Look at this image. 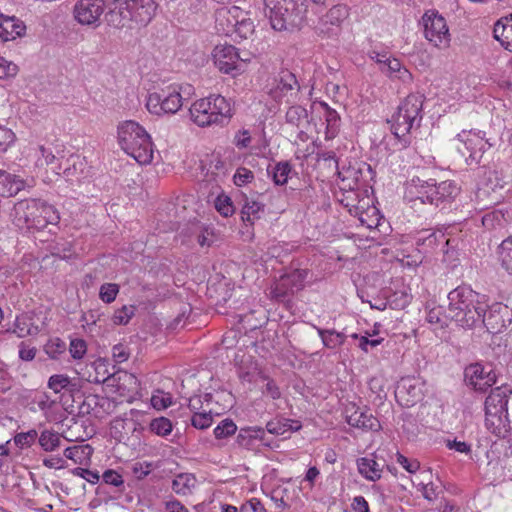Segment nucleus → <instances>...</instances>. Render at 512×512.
I'll list each match as a JSON object with an SVG mask.
<instances>
[{
    "label": "nucleus",
    "mask_w": 512,
    "mask_h": 512,
    "mask_svg": "<svg viewBox=\"0 0 512 512\" xmlns=\"http://www.w3.org/2000/svg\"><path fill=\"white\" fill-rule=\"evenodd\" d=\"M44 350L46 354L52 358L57 359L66 350V344L58 337L51 338L45 345Z\"/></svg>",
    "instance_id": "obj_54"
},
{
    "label": "nucleus",
    "mask_w": 512,
    "mask_h": 512,
    "mask_svg": "<svg viewBox=\"0 0 512 512\" xmlns=\"http://www.w3.org/2000/svg\"><path fill=\"white\" fill-rule=\"evenodd\" d=\"M132 21V13L130 11L128 0H115L109 11V22L117 28H122Z\"/></svg>",
    "instance_id": "obj_29"
},
{
    "label": "nucleus",
    "mask_w": 512,
    "mask_h": 512,
    "mask_svg": "<svg viewBox=\"0 0 512 512\" xmlns=\"http://www.w3.org/2000/svg\"><path fill=\"white\" fill-rule=\"evenodd\" d=\"M213 423V409H203L202 412L193 413L191 424L197 429H206Z\"/></svg>",
    "instance_id": "obj_48"
},
{
    "label": "nucleus",
    "mask_w": 512,
    "mask_h": 512,
    "mask_svg": "<svg viewBox=\"0 0 512 512\" xmlns=\"http://www.w3.org/2000/svg\"><path fill=\"white\" fill-rule=\"evenodd\" d=\"M93 448L89 444L75 445L64 450V456L74 464L88 466L91 462Z\"/></svg>",
    "instance_id": "obj_33"
},
{
    "label": "nucleus",
    "mask_w": 512,
    "mask_h": 512,
    "mask_svg": "<svg viewBox=\"0 0 512 512\" xmlns=\"http://www.w3.org/2000/svg\"><path fill=\"white\" fill-rule=\"evenodd\" d=\"M117 142L120 148L140 165H148L153 161L152 137L137 121L124 120L118 123Z\"/></svg>",
    "instance_id": "obj_4"
},
{
    "label": "nucleus",
    "mask_w": 512,
    "mask_h": 512,
    "mask_svg": "<svg viewBox=\"0 0 512 512\" xmlns=\"http://www.w3.org/2000/svg\"><path fill=\"white\" fill-rule=\"evenodd\" d=\"M465 378L470 386L477 391H485L496 383V374L488 371L479 363L471 364L465 369Z\"/></svg>",
    "instance_id": "obj_19"
},
{
    "label": "nucleus",
    "mask_w": 512,
    "mask_h": 512,
    "mask_svg": "<svg viewBox=\"0 0 512 512\" xmlns=\"http://www.w3.org/2000/svg\"><path fill=\"white\" fill-rule=\"evenodd\" d=\"M215 23L220 33L235 39H247L254 32L248 12L235 5L219 8L216 11Z\"/></svg>",
    "instance_id": "obj_8"
},
{
    "label": "nucleus",
    "mask_w": 512,
    "mask_h": 512,
    "mask_svg": "<svg viewBox=\"0 0 512 512\" xmlns=\"http://www.w3.org/2000/svg\"><path fill=\"white\" fill-rule=\"evenodd\" d=\"M427 391L424 379L415 376H406L400 379L396 386L395 397L404 407H412L419 403Z\"/></svg>",
    "instance_id": "obj_14"
},
{
    "label": "nucleus",
    "mask_w": 512,
    "mask_h": 512,
    "mask_svg": "<svg viewBox=\"0 0 512 512\" xmlns=\"http://www.w3.org/2000/svg\"><path fill=\"white\" fill-rule=\"evenodd\" d=\"M447 317L463 328H472L480 322L487 307L484 295L468 286H458L448 294Z\"/></svg>",
    "instance_id": "obj_1"
},
{
    "label": "nucleus",
    "mask_w": 512,
    "mask_h": 512,
    "mask_svg": "<svg viewBox=\"0 0 512 512\" xmlns=\"http://www.w3.org/2000/svg\"><path fill=\"white\" fill-rule=\"evenodd\" d=\"M26 156L34 159L37 168H43L55 163L56 157L51 150L43 145H30L25 150Z\"/></svg>",
    "instance_id": "obj_32"
},
{
    "label": "nucleus",
    "mask_w": 512,
    "mask_h": 512,
    "mask_svg": "<svg viewBox=\"0 0 512 512\" xmlns=\"http://www.w3.org/2000/svg\"><path fill=\"white\" fill-rule=\"evenodd\" d=\"M253 179V172L245 167L238 168L233 176L235 185L239 187L250 183Z\"/></svg>",
    "instance_id": "obj_63"
},
{
    "label": "nucleus",
    "mask_w": 512,
    "mask_h": 512,
    "mask_svg": "<svg viewBox=\"0 0 512 512\" xmlns=\"http://www.w3.org/2000/svg\"><path fill=\"white\" fill-rule=\"evenodd\" d=\"M507 314L508 307L496 302L490 306L487 305L485 310L482 312L480 322H482L492 333H498L506 327V319L504 316Z\"/></svg>",
    "instance_id": "obj_23"
},
{
    "label": "nucleus",
    "mask_w": 512,
    "mask_h": 512,
    "mask_svg": "<svg viewBox=\"0 0 512 512\" xmlns=\"http://www.w3.org/2000/svg\"><path fill=\"white\" fill-rule=\"evenodd\" d=\"M395 457L396 462L410 474H415L420 469V462L416 459L407 458L399 452L396 453Z\"/></svg>",
    "instance_id": "obj_61"
},
{
    "label": "nucleus",
    "mask_w": 512,
    "mask_h": 512,
    "mask_svg": "<svg viewBox=\"0 0 512 512\" xmlns=\"http://www.w3.org/2000/svg\"><path fill=\"white\" fill-rule=\"evenodd\" d=\"M358 472L368 481L375 482L381 478L382 469L372 457H362L357 460Z\"/></svg>",
    "instance_id": "obj_36"
},
{
    "label": "nucleus",
    "mask_w": 512,
    "mask_h": 512,
    "mask_svg": "<svg viewBox=\"0 0 512 512\" xmlns=\"http://www.w3.org/2000/svg\"><path fill=\"white\" fill-rule=\"evenodd\" d=\"M256 441H260L267 447H272L271 443L266 441V433L263 428L255 426L240 429L237 435V442L240 446L252 449Z\"/></svg>",
    "instance_id": "obj_28"
},
{
    "label": "nucleus",
    "mask_w": 512,
    "mask_h": 512,
    "mask_svg": "<svg viewBox=\"0 0 512 512\" xmlns=\"http://www.w3.org/2000/svg\"><path fill=\"white\" fill-rule=\"evenodd\" d=\"M108 385L115 388V392L121 401L132 402L139 390V381L135 375L120 371L107 379Z\"/></svg>",
    "instance_id": "obj_18"
},
{
    "label": "nucleus",
    "mask_w": 512,
    "mask_h": 512,
    "mask_svg": "<svg viewBox=\"0 0 512 512\" xmlns=\"http://www.w3.org/2000/svg\"><path fill=\"white\" fill-rule=\"evenodd\" d=\"M316 329L323 345L329 349L340 347L345 342L346 337L343 333L337 332L335 330H326L321 328Z\"/></svg>",
    "instance_id": "obj_39"
},
{
    "label": "nucleus",
    "mask_w": 512,
    "mask_h": 512,
    "mask_svg": "<svg viewBox=\"0 0 512 512\" xmlns=\"http://www.w3.org/2000/svg\"><path fill=\"white\" fill-rule=\"evenodd\" d=\"M190 94L191 86L188 84L164 85L148 93L145 107L155 117H171L182 111Z\"/></svg>",
    "instance_id": "obj_5"
},
{
    "label": "nucleus",
    "mask_w": 512,
    "mask_h": 512,
    "mask_svg": "<svg viewBox=\"0 0 512 512\" xmlns=\"http://www.w3.org/2000/svg\"><path fill=\"white\" fill-rule=\"evenodd\" d=\"M291 171L292 169L289 163L279 162L274 167H272L269 173L272 176L273 182L276 185L282 186L287 183Z\"/></svg>",
    "instance_id": "obj_44"
},
{
    "label": "nucleus",
    "mask_w": 512,
    "mask_h": 512,
    "mask_svg": "<svg viewBox=\"0 0 512 512\" xmlns=\"http://www.w3.org/2000/svg\"><path fill=\"white\" fill-rule=\"evenodd\" d=\"M494 38L508 51H512V14L499 19L493 29Z\"/></svg>",
    "instance_id": "obj_31"
},
{
    "label": "nucleus",
    "mask_w": 512,
    "mask_h": 512,
    "mask_svg": "<svg viewBox=\"0 0 512 512\" xmlns=\"http://www.w3.org/2000/svg\"><path fill=\"white\" fill-rule=\"evenodd\" d=\"M357 174L358 172L351 168L338 172V186L343 191L340 202L353 216L375 207L373 198L368 194V191L359 188Z\"/></svg>",
    "instance_id": "obj_7"
},
{
    "label": "nucleus",
    "mask_w": 512,
    "mask_h": 512,
    "mask_svg": "<svg viewBox=\"0 0 512 512\" xmlns=\"http://www.w3.org/2000/svg\"><path fill=\"white\" fill-rule=\"evenodd\" d=\"M19 67L13 61L0 55V80H9L17 76Z\"/></svg>",
    "instance_id": "obj_51"
},
{
    "label": "nucleus",
    "mask_w": 512,
    "mask_h": 512,
    "mask_svg": "<svg viewBox=\"0 0 512 512\" xmlns=\"http://www.w3.org/2000/svg\"><path fill=\"white\" fill-rule=\"evenodd\" d=\"M172 423L166 417H159L151 421L150 430L158 436L165 437L172 432Z\"/></svg>",
    "instance_id": "obj_52"
},
{
    "label": "nucleus",
    "mask_w": 512,
    "mask_h": 512,
    "mask_svg": "<svg viewBox=\"0 0 512 512\" xmlns=\"http://www.w3.org/2000/svg\"><path fill=\"white\" fill-rule=\"evenodd\" d=\"M211 60L217 70L236 78L246 70L249 59L240 56L239 49L231 44H218L211 51Z\"/></svg>",
    "instance_id": "obj_11"
},
{
    "label": "nucleus",
    "mask_w": 512,
    "mask_h": 512,
    "mask_svg": "<svg viewBox=\"0 0 512 512\" xmlns=\"http://www.w3.org/2000/svg\"><path fill=\"white\" fill-rule=\"evenodd\" d=\"M360 224L368 229L376 228L380 222V213L376 207L370 208L369 210L361 212L356 216Z\"/></svg>",
    "instance_id": "obj_47"
},
{
    "label": "nucleus",
    "mask_w": 512,
    "mask_h": 512,
    "mask_svg": "<svg viewBox=\"0 0 512 512\" xmlns=\"http://www.w3.org/2000/svg\"><path fill=\"white\" fill-rule=\"evenodd\" d=\"M460 188L454 181L446 180L438 184L431 180L430 203L435 206L452 202L459 194Z\"/></svg>",
    "instance_id": "obj_22"
},
{
    "label": "nucleus",
    "mask_w": 512,
    "mask_h": 512,
    "mask_svg": "<svg viewBox=\"0 0 512 512\" xmlns=\"http://www.w3.org/2000/svg\"><path fill=\"white\" fill-rule=\"evenodd\" d=\"M10 218L20 230H43L48 225H57L60 213L43 200L24 199L14 204Z\"/></svg>",
    "instance_id": "obj_3"
},
{
    "label": "nucleus",
    "mask_w": 512,
    "mask_h": 512,
    "mask_svg": "<svg viewBox=\"0 0 512 512\" xmlns=\"http://www.w3.org/2000/svg\"><path fill=\"white\" fill-rule=\"evenodd\" d=\"M507 389L495 388L485 401L486 428L498 437H505L510 430L508 419Z\"/></svg>",
    "instance_id": "obj_10"
},
{
    "label": "nucleus",
    "mask_w": 512,
    "mask_h": 512,
    "mask_svg": "<svg viewBox=\"0 0 512 512\" xmlns=\"http://www.w3.org/2000/svg\"><path fill=\"white\" fill-rule=\"evenodd\" d=\"M456 140L462 145H458L457 149L468 165L478 164L484 153L492 147L485 133L479 130H463L457 134Z\"/></svg>",
    "instance_id": "obj_13"
},
{
    "label": "nucleus",
    "mask_w": 512,
    "mask_h": 512,
    "mask_svg": "<svg viewBox=\"0 0 512 512\" xmlns=\"http://www.w3.org/2000/svg\"><path fill=\"white\" fill-rule=\"evenodd\" d=\"M259 377L264 382V386L262 387L263 395L268 396L273 400L279 399L281 397V392L275 381L263 373H259Z\"/></svg>",
    "instance_id": "obj_55"
},
{
    "label": "nucleus",
    "mask_w": 512,
    "mask_h": 512,
    "mask_svg": "<svg viewBox=\"0 0 512 512\" xmlns=\"http://www.w3.org/2000/svg\"><path fill=\"white\" fill-rule=\"evenodd\" d=\"M68 162L70 165L64 169L63 175L66 179L70 180L77 176L78 171H82L84 167V159L80 156H72Z\"/></svg>",
    "instance_id": "obj_59"
},
{
    "label": "nucleus",
    "mask_w": 512,
    "mask_h": 512,
    "mask_svg": "<svg viewBox=\"0 0 512 512\" xmlns=\"http://www.w3.org/2000/svg\"><path fill=\"white\" fill-rule=\"evenodd\" d=\"M87 351L86 342L82 339H73L70 342L69 352L74 359H82Z\"/></svg>",
    "instance_id": "obj_64"
},
{
    "label": "nucleus",
    "mask_w": 512,
    "mask_h": 512,
    "mask_svg": "<svg viewBox=\"0 0 512 512\" xmlns=\"http://www.w3.org/2000/svg\"><path fill=\"white\" fill-rule=\"evenodd\" d=\"M173 404L172 396L163 391H157L151 397V405L156 410H164Z\"/></svg>",
    "instance_id": "obj_58"
},
{
    "label": "nucleus",
    "mask_w": 512,
    "mask_h": 512,
    "mask_svg": "<svg viewBox=\"0 0 512 512\" xmlns=\"http://www.w3.org/2000/svg\"><path fill=\"white\" fill-rule=\"evenodd\" d=\"M345 417L347 423L352 427L373 431H377L380 428L379 421L355 403H350L346 406Z\"/></svg>",
    "instance_id": "obj_21"
},
{
    "label": "nucleus",
    "mask_w": 512,
    "mask_h": 512,
    "mask_svg": "<svg viewBox=\"0 0 512 512\" xmlns=\"http://www.w3.org/2000/svg\"><path fill=\"white\" fill-rule=\"evenodd\" d=\"M233 115L232 100L216 93L196 99L188 109L189 120L198 128L223 126Z\"/></svg>",
    "instance_id": "obj_2"
},
{
    "label": "nucleus",
    "mask_w": 512,
    "mask_h": 512,
    "mask_svg": "<svg viewBox=\"0 0 512 512\" xmlns=\"http://www.w3.org/2000/svg\"><path fill=\"white\" fill-rule=\"evenodd\" d=\"M39 445L46 452H53L60 447L61 436L53 430H43L38 439Z\"/></svg>",
    "instance_id": "obj_40"
},
{
    "label": "nucleus",
    "mask_w": 512,
    "mask_h": 512,
    "mask_svg": "<svg viewBox=\"0 0 512 512\" xmlns=\"http://www.w3.org/2000/svg\"><path fill=\"white\" fill-rule=\"evenodd\" d=\"M498 256L501 266L512 275V238L502 241L498 248Z\"/></svg>",
    "instance_id": "obj_42"
},
{
    "label": "nucleus",
    "mask_w": 512,
    "mask_h": 512,
    "mask_svg": "<svg viewBox=\"0 0 512 512\" xmlns=\"http://www.w3.org/2000/svg\"><path fill=\"white\" fill-rule=\"evenodd\" d=\"M104 8V0H78L73 8L74 19L82 26L97 28Z\"/></svg>",
    "instance_id": "obj_16"
},
{
    "label": "nucleus",
    "mask_w": 512,
    "mask_h": 512,
    "mask_svg": "<svg viewBox=\"0 0 512 512\" xmlns=\"http://www.w3.org/2000/svg\"><path fill=\"white\" fill-rule=\"evenodd\" d=\"M321 106L324 108L326 138L332 139L337 134L340 118L338 113L334 109H331L326 103H322Z\"/></svg>",
    "instance_id": "obj_41"
},
{
    "label": "nucleus",
    "mask_w": 512,
    "mask_h": 512,
    "mask_svg": "<svg viewBox=\"0 0 512 512\" xmlns=\"http://www.w3.org/2000/svg\"><path fill=\"white\" fill-rule=\"evenodd\" d=\"M297 85L294 74L289 71L281 72L275 79L274 85L269 89V94L276 100H281L288 92L292 91Z\"/></svg>",
    "instance_id": "obj_30"
},
{
    "label": "nucleus",
    "mask_w": 512,
    "mask_h": 512,
    "mask_svg": "<svg viewBox=\"0 0 512 512\" xmlns=\"http://www.w3.org/2000/svg\"><path fill=\"white\" fill-rule=\"evenodd\" d=\"M135 312L136 307L134 305H123L114 311L111 320L114 325H127L134 317Z\"/></svg>",
    "instance_id": "obj_45"
},
{
    "label": "nucleus",
    "mask_w": 512,
    "mask_h": 512,
    "mask_svg": "<svg viewBox=\"0 0 512 512\" xmlns=\"http://www.w3.org/2000/svg\"><path fill=\"white\" fill-rule=\"evenodd\" d=\"M27 27L24 21L16 16L0 13V40L2 42L14 41L26 35Z\"/></svg>",
    "instance_id": "obj_25"
},
{
    "label": "nucleus",
    "mask_w": 512,
    "mask_h": 512,
    "mask_svg": "<svg viewBox=\"0 0 512 512\" xmlns=\"http://www.w3.org/2000/svg\"><path fill=\"white\" fill-rule=\"evenodd\" d=\"M507 221L505 213L502 210H494L486 213L482 217V224L487 229L502 227Z\"/></svg>",
    "instance_id": "obj_46"
},
{
    "label": "nucleus",
    "mask_w": 512,
    "mask_h": 512,
    "mask_svg": "<svg viewBox=\"0 0 512 512\" xmlns=\"http://www.w3.org/2000/svg\"><path fill=\"white\" fill-rule=\"evenodd\" d=\"M32 182L31 180L30 183H28L26 179L0 169V196H15L26 187L32 186Z\"/></svg>",
    "instance_id": "obj_27"
},
{
    "label": "nucleus",
    "mask_w": 512,
    "mask_h": 512,
    "mask_svg": "<svg viewBox=\"0 0 512 512\" xmlns=\"http://www.w3.org/2000/svg\"><path fill=\"white\" fill-rule=\"evenodd\" d=\"M39 331L38 326L33 323V319L28 314H21L16 317L13 332L20 338L35 335Z\"/></svg>",
    "instance_id": "obj_38"
},
{
    "label": "nucleus",
    "mask_w": 512,
    "mask_h": 512,
    "mask_svg": "<svg viewBox=\"0 0 512 512\" xmlns=\"http://www.w3.org/2000/svg\"><path fill=\"white\" fill-rule=\"evenodd\" d=\"M211 398L210 394L204 395H195L189 399V408L192 413L202 412L203 409L212 408L211 407Z\"/></svg>",
    "instance_id": "obj_56"
},
{
    "label": "nucleus",
    "mask_w": 512,
    "mask_h": 512,
    "mask_svg": "<svg viewBox=\"0 0 512 512\" xmlns=\"http://www.w3.org/2000/svg\"><path fill=\"white\" fill-rule=\"evenodd\" d=\"M15 140V133L11 129L0 125V150L6 151L7 148L15 142Z\"/></svg>",
    "instance_id": "obj_62"
},
{
    "label": "nucleus",
    "mask_w": 512,
    "mask_h": 512,
    "mask_svg": "<svg viewBox=\"0 0 512 512\" xmlns=\"http://www.w3.org/2000/svg\"><path fill=\"white\" fill-rule=\"evenodd\" d=\"M272 28L285 31L297 27L306 13L305 0H264Z\"/></svg>",
    "instance_id": "obj_6"
},
{
    "label": "nucleus",
    "mask_w": 512,
    "mask_h": 512,
    "mask_svg": "<svg viewBox=\"0 0 512 512\" xmlns=\"http://www.w3.org/2000/svg\"><path fill=\"white\" fill-rule=\"evenodd\" d=\"M264 212V204L255 199H246L241 210V218L245 222L253 224L260 219Z\"/></svg>",
    "instance_id": "obj_37"
},
{
    "label": "nucleus",
    "mask_w": 512,
    "mask_h": 512,
    "mask_svg": "<svg viewBox=\"0 0 512 512\" xmlns=\"http://www.w3.org/2000/svg\"><path fill=\"white\" fill-rule=\"evenodd\" d=\"M214 206L217 212L223 217L232 216L235 212L231 198L225 194H220L216 197Z\"/></svg>",
    "instance_id": "obj_49"
},
{
    "label": "nucleus",
    "mask_w": 512,
    "mask_h": 512,
    "mask_svg": "<svg viewBox=\"0 0 512 512\" xmlns=\"http://www.w3.org/2000/svg\"><path fill=\"white\" fill-rule=\"evenodd\" d=\"M349 16V8L344 4L331 7L320 19L317 30L320 34L330 35L338 29Z\"/></svg>",
    "instance_id": "obj_20"
},
{
    "label": "nucleus",
    "mask_w": 512,
    "mask_h": 512,
    "mask_svg": "<svg viewBox=\"0 0 512 512\" xmlns=\"http://www.w3.org/2000/svg\"><path fill=\"white\" fill-rule=\"evenodd\" d=\"M506 182L502 176V173H500L497 170H487L484 173L483 179H482V185L487 190L496 191L498 189H503Z\"/></svg>",
    "instance_id": "obj_43"
},
{
    "label": "nucleus",
    "mask_w": 512,
    "mask_h": 512,
    "mask_svg": "<svg viewBox=\"0 0 512 512\" xmlns=\"http://www.w3.org/2000/svg\"><path fill=\"white\" fill-rule=\"evenodd\" d=\"M301 425L298 421L292 419H274L269 421L266 424V429L270 434L284 436L285 438L295 432L300 430Z\"/></svg>",
    "instance_id": "obj_34"
},
{
    "label": "nucleus",
    "mask_w": 512,
    "mask_h": 512,
    "mask_svg": "<svg viewBox=\"0 0 512 512\" xmlns=\"http://www.w3.org/2000/svg\"><path fill=\"white\" fill-rule=\"evenodd\" d=\"M307 275L308 272L306 270H293L281 275L271 286L270 295L273 298L280 299L290 293L301 290L304 287Z\"/></svg>",
    "instance_id": "obj_17"
},
{
    "label": "nucleus",
    "mask_w": 512,
    "mask_h": 512,
    "mask_svg": "<svg viewBox=\"0 0 512 512\" xmlns=\"http://www.w3.org/2000/svg\"><path fill=\"white\" fill-rule=\"evenodd\" d=\"M119 293V285L116 283H104L99 289V298L107 304L112 303Z\"/></svg>",
    "instance_id": "obj_57"
},
{
    "label": "nucleus",
    "mask_w": 512,
    "mask_h": 512,
    "mask_svg": "<svg viewBox=\"0 0 512 512\" xmlns=\"http://www.w3.org/2000/svg\"><path fill=\"white\" fill-rule=\"evenodd\" d=\"M237 431V425L231 419L222 420L213 430L216 439H225L234 435Z\"/></svg>",
    "instance_id": "obj_50"
},
{
    "label": "nucleus",
    "mask_w": 512,
    "mask_h": 512,
    "mask_svg": "<svg viewBox=\"0 0 512 512\" xmlns=\"http://www.w3.org/2000/svg\"><path fill=\"white\" fill-rule=\"evenodd\" d=\"M369 57L376 62L379 66V70L390 79L398 80L404 84H410L412 82V74L399 59L387 53L376 51H372Z\"/></svg>",
    "instance_id": "obj_15"
},
{
    "label": "nucleus",
    "mask_w": 512,
    "mask_h": 512,
    "mask_svg": "<svg viewBox=\"0 0 512 512\" xmlns=\"http://www.w3.org/2000/svg\"><path fill=\"white\" fill-rule=\"evenodd\" d=\"M423 96L409 94L398 106L397 111L389 120L391 131L401 139L411 130L420 125L422 120Z\"/></svg>",
    "instance_id": "obj_9"
},
{
    "label": "nucleus",
    "mask_w": 512,
    "mask_h": 512,
    "mask_svg": "<svg viewBox=\"0 0 512 512\" xmlns=\"http://www.w3.org/2000/svg\"><path fill=\"white\" fill-rule=\"evenodd\" d=\"M416 244L422 247L425 252L428 249H434L440 244H449V239H446L441 231H421L416 239Z\"/></svg>",
    "instance_id": "obj_35"
},
{
    "label": "nucleus",
    "mask_w": 512,
    "mask_h": 512,
    "mask_svg": "<svg viewBox=\"0 0 512 512\" xmlns=\"http://www.w3.org/2000/svg\"><path fill=\"white\" fill-rule=\"evenodd\" d=\"M421 25L425 39L439 49L449 47L451 35L446 19L435 9L427 10L422 18Z\"/></svg>",
    "instance_id": "obj_12"
},
{
    "label": "nucleus",
    "mask_w": 512,
    "mask_h": 512,
    "mask_svg": "<svg viewBox=\"0 0 512 512\" xmlns=\"http://www.w3.org/2000/svg\"><path fill=\"white\" fill-rule=\"evenodd\" d=\"M430 183L431 180L411 179L405 186V200L411 204H415L417 201L421 204L430 203Z\"/></svg>",
    "instance_id": "obj_26"
},
{
    "label": "nucleus",
    "mask_w": 512,
    "mask_h": 512,
    "mask_svg": "<svg viewBox=\"0 0 512 512\" xmlns=\"http://www.w3.org/2000/svg\"><path fill=\"white\" fill-rule=\"evenodd\" d=\"M132 13V22L147 26L155 17L158 4L155 0H128Z\"/></svg>",
    "instance_id": "obj_24"
},
{
    "label": "nucleus",
    "mask_w": 512,
    "mask_h": 512,
    "mask_svg": "<svg viewBox=\"0 0 512 512\" xmlns=\"http://www.w3.org/2000/svg\"><path fill=\"white\" fill-rule=\"evenodd\" d=\"M70 384L71 379L69 376L65 374H55L50 376L47 385L54 393H60L63 390L68 389Z\"/></svg>",
    "instance_id": "obj_53"
},
{
    "label": "nucleus",
    "mask_w": 512,
    "mask_h": 512,
    "mask_svg": "<svg viewBox=\"0 0 512 512\" xmlns=\"http://www.w3.org/2000/svg\"><path fill=\"white\" fill-rule=\"evenodd\" d=\"M307 117V111L301 106H292L286 112V120L292 125L299 126Z\"/></svg>",
    "instance_id": "obj_60"
}]
</instances>
